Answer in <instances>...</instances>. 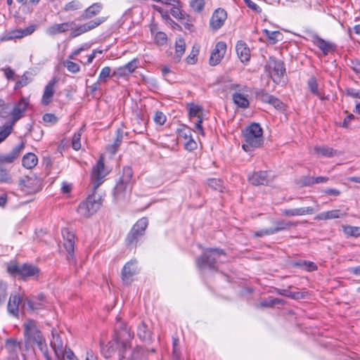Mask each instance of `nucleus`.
<instances>
[{"mask_svg": "<svg viewBox=\"0 0 360 360\" xmlns=\"http://www.w3.org/2000/svg\"><path fill=\"white\" fill-rule=\"evenodd\" d=\"M108 174L105 168L103 158L101 157L95 166L93 167L91 179L94 193L89 195L86 200L81 202L78 207V213L83 217L88 218L95 214L100 208L102 201L100 196H96V190L102 184L103 179Z\"/></svg>", "mask_w": 360, "mask_h": 360, "instance_id": "nucleus-1", "label": "nucleus"}, {"mask_svg": "<svg viewBox=\"0 0 360 360\" xmlns=\"http://www.w3.org/2000/svg\"><path fill=\"white\" fill-rule=\"evenodd\" d=\"M25 345L26 348L37 347L46 360H53L49 354V348L45 338L34 320H28L23 324Z\"/></svg>", "mask_w": 360, "mask_h": 360, "instance_id": "nucleus-2", "label": "nucleus"}, {"mask_svg": "<svg viewBox=\"0 0 360 360\" xmlns=\"http://www.w3.org/2000/svg\"><path fill=\"white\" fill-rule=\"evenodd\" d=\"M244 143L242 148L249 152L259 148L264 143L263 130L258 123H252L242 131Z\"/></svg>", "mask_w": 360, "mask_h": 360, "instance_id": "nucleus-3", "label": "nucleus"}, {"mask_svg": "<svg viewBox=\"0 0 360 360\" xmlns=\"http://www.w3.org/2000/svg\"><path fill=\"white\" fill-rule=\"evenodd\" d=\"M226 255V253L223 249L206 248L196 259V266L200 270L209 269L210 270L217 271L219 257Z\"/></svg>", "mask_w": 360, "mask_h": 360, "instance_id": "nucleus-4", "label": "nucleus"}, {"mask_svg": "<svg viewBox=\"0 0 360 360\" xmlns=\"http://www.w3.org/2000/svg\"><path fill=\"white\" fill-rule=\"evenodd\" d=\"M148 224L146 217L139 219L132 226L125 238V245L129 250H135L141 243Z\"/></svg>", "mask_w": 360, "mask_h": 360, "instance_id": "nucleus-5", "label": "nucleus"}, {"mask_svg": "<svg viewBox=\"0 0 360 360\" xmlns=\"http://www.w3.org/2000/svg\"><path fill=\"white\" fill-rule=\"evenodd\" d=\"M132 176V169L130 167H124L122 169V174L117 181L113 191V194L116 200L124 199L127 193L131 191Z\"/></svg>", "mask_w": 360, "mask_h": 360, "instance_id": "nucleus-6", "label": "nucleus"}, {"mask_svg": "<svg viewBox=\"0 0 360 360\" xmlns=\"http://www.w3.org/2000/svg\"><path fill=\"white\" fill-rule=\"evenodd\" d=\"M7 271L12 276H18L25 281L30 278H37L40 274V269L30 264H23L20 266L15 264H9L7 266Z\"/></svg>", "mask_w": 360, "mask_h": 360, "instance_id": "nucleus-7", "label": "nucleus"}, {"mask_svg": "<svg viewBox=\"0 0 360 360\" xmlns=\"http://www.w3.org/2000/svg\"><path fill=\"white\" fill-rule=\"evenodd\" d=\"M133 338L134 333L131 332L124 323H121L117 326L115 341L120 347V354L131 348V341Z\"/></svg>", "mask_w": 360, "mask_h": 360, "instance_id": "nucleus-8", "label": "nucleus"}, {"mask_svg": "<svg viewBox=\"0 0 360 360\" xmlns=\"http://www.w3.org/2000/svg\"><path fill=\"white\" fill-rule=\"evenodd\" d=\"M264 68L273 81L277 84L281 82V77L283 76L285 72L283 62L274 57L269 58Z\"/></svg>", "mask_w": 360, "mask_h": 360, "instance_id": "nucleus-9", "label": "nucleus"}, {"mask_svg": "<svg viewBox=\"0 0 360 360\" xmlns=\"http://www.w3.org/2000/svg\"><path fill=\"white\" fill-rule=\"evenodd\" d=\"M106 19L107 18L105 17H101L95 20H90L79 26H76V25L75 24V25L72 26V29H70V30L71 31L70 37L75 38L86 32L94 30V28L97 27L103 22H104L106 20Z\"/></svg>", "mask_w": 360, "mask_h": 360, "instance_id": "nucleus-10", "label": "nucleus"}, {"mask_svg": "<svg viewBox=\"0 0 360 360\" xmlns=\"http://www.w3.org/2000/svg\"><path fill=\"white\" fill-rule=\"evenodd\" d=\"M45 297L40 293L37 296L26 297L22 302V308L29 311H34L45 307Z\"/></svg>", "mask_w": 360, "mask_h": 360, "instance_id": "nucleus-11", "label": "nucleus"}, {"mask_svg": "<svg viewBox=\"0 0 360 360\" xmlns=\"http://www.w3.org/2000/svg\"><path fill=\"white\" fill-rule=\"evenodd\" d=\"M62 235L64 238L63 246L67 252V259L71 262H75L74 249H75V234L68 229L62 230Z\"/></svg>", "mask_w": 360, "mask_h": 360, "instance_id": "nucleus-12", "label": "nucleus"}, {"mask_svg": "<svg viewBox=\"0 0 360 360\" xmlns=\"http://www.w3.org/2000/svg\"><path fill=\"white\" fill-rule=\"evenodd\" d=\"M141 346H137L132 350L129 349L120 354L119 360H148L147 352Z\"/></svg>", "mask_w": 360, "mask_h": 360, "instance_id": "nucleus-13", "label": "nucleus"}, {"mask_svg": "<svg viewBox=\"0 0 360 360\" xmlns=\"http://www.w3.org/2000/svg\"><path fill=\"white\" fill-rule=\"evenodd\" d=\"M30 104L28 98L22 97L20 101L14 105L11 112V120L10 124L13 126L20 119H21Z\"/></svg>", "mask_w": 360, "mask_h": 360, "instance_id": "nucleus-14", "label": "nucleus"}, {"mask_svg": "<svg viewBox=\"0 0 360 360\" xmlns=\"http://www.w3.org/2000/svg\"><path fill=\"white\" fill-rule=\"evenodd\" d=\"M311 42L322 51L325 56L336 49V45L334 43L326 41L315 33L311 34Z\"/></svg>", "mask_w": 360, "mask_h": 360, "instance_id": "nucleus-15", "label": "nucleus"}, {"mask_svg": "<svg viewBox=\"0 0 360 360\" xmlns=\"http://www.w3.org/2000/svg\"><path fill=\"white\" fill-rule=\"evenodd\" d=\"M35 30L36 25H31L24 29L11 30L3 36L2 40L8 41L15 39H21L32 34Z\"/></svg>", "mask_w": 360, "mask_h": 360, "instance_id": "nucleus-16", "label": "nucleus"}, {"mask_svg": "<svg viewBox=\"0 0 360 360\" xmlns=\"http://www.w3.org/2000/svg\"><path fill=\"white\" fill-rule=\"evenodd\" d=\"M226 51V43L224 41L217 42L211 53L209 60L210 65L214 66L219 64L224 58Z\"/></svg>", "mask_w": 360, "mask_h": 360, "instance_id": "nucleus-17", "label": "nucleus"}, {"mask_svg": "<svg viewBox=\"0 0 360 360\" xmlns=\"http://www.w3.org/2000/svg\"><path fill=\"white\" fill-rule=\"evenodd\" d=\"M138 272L137 262L136 259L130 260L124 266L122 271V280L129 284L131 281L132 277Z\"/></svg>", "mask_w": 360, "mask_h": 360, "instance_id": "nucleus-18", "label": "nucleus"}, {"mask_svg": "<svg viewBox=\"0 0 360 360\" xmlns=\"http://www.w3.org/2000/svg\"><path fill=\"white\" fill-rule=\"evenodd\" d=\"M25 143L22 141L17 146H15L12 150L8 154L0 155V165H4V164L12 163L15 159H17L22 150L24 149Z\"/></svg>", "mask_w": 360, "mask_h": 360, "instance_id": "nucleus-19", "label": "nucleus"}, {"mask_svg": "<svg viewBox=\"0 0 360 360\" xmlns=\"http://www.w3.org/2000/svg\"><path fill=\"white\" fill-rule=\"evenodd\" d=\"M136 335L146 344H150L153 342L152 330L144 321H141L138 325Z\"/></svg>", "mask_w": 360, "mask_h": 360, "instance_id": "nucleus-20", "label": "nucleus"}, {"mask_svg": "<svg viewBox=\"0 0 360 360\" xmlns=\"http://www.w3.org/2000/svg\"><path fill=\"white\" fill-rule=\"evenodd\" d=\"M226 19V12L222 8L215 10L210 19V25L213 30H217L224 23Z\"/></svg>", "mask_w": 360, "mask_h": 360, "instance_id": "nucleus-21", "label": "nucleus"}, {"mask_svg": "<svg viewBox=\"0 0 360 360\" xmlns=\"http://www.w3.org/2000/svg\"><path fill=\"white\" fill-rule=\"evenodd\" d=\"M51 345L56 357L58 360H65V352L68 349L64 347L63 341L59 335H55L53 333V340L51 342Z\"/></svg>", "mask_w": 360, "mask_h": 360, "instance_id": "nucleus-22", "label": "nucleus"}, {"mask_svg": "<svg viewBox=\"0 0 360 360\" xmlns=\"http://www.w3.org/2000/svg\"><path fill=\"white\" fill-rule=\"evenodd\" d=\"M248 180L254 186L267 185L270 181L267 172L266 171L253 172L252 174L249 175Z\"/></svg>", "mask_w": 360, "mask_h": 360, "instance_id": "nucleus-23", "label": "nucleus"}, {"mask_svg": "<svg viewBox=\"0 0 360 360\" xmlns=\"http://www.w3.org/2000/svg\"><path fill=\"white\" fill-rule=\"evenodd\" d=\"M56 82V79L53 78L45 86L41 101L43 105H48L52 101V98L55 93L54 86Z\"/></svg>", "mask_w": 360, "mask_h": 360, "instance_id": "nucleus-24", "label": "nucleus"}, {"mask_svg": "<svg viewBox=\"0 0 360 360\" xmlns=\"http://www.w3.org/2000/svg\"><path fill=\"white\" fill-rule=\"evenodd\" d=\"M72 25H75V22L73 21L54 24L47 28L46 33L51 36L63 33L72 29Z\"/></svg>", "mask_w": 360, "mask_h": 360, "instance_id": "nucleus-25", "label": "nucleus"}, {"mask_svg": "<svg viewBox=\"0 0 360 360\" xmlns=\"http://www.w3.org/2000/svg\"><path fill=\"white\" fill-rule=\"evenodd\" d=\"M24 298H21L18 295H11L8 302L7 309L10 314L18 317L19 312V305H22Z\"/></svg>", "mask_w": 360, "mask_h": 360, "instance_id": "nucleus-26", "label": "nucleus"}, {"mask_svg": "<svg viewBox=\"0 0 360 360\" xmlns=\"http://www.w3.org/2000/svg\"><path fill=\"white\" fill-rule=\"evenodd\" d=\"M236 50L237 55L242 63L248 62L250 60V50L244 41H238L236 44Z\"/></svg>", "mask_w": 360, "mask_h": 360, "instance_id": "nucleus-27", "label": "nucleus"}, {"mask_svg": "<svg viewBox=\"0 0 360 360\" xmlns=\"http://www.w3.org/2000/svg\"><path fill=\"white\" fill-rule=\"evenodd\" d=\"M314 212L312 207H300L295 209H285L282 210V214L285 217L302 216L311 214Z\"/></svg>", "mask_w": 360, "mask_h": 360, "instance_id": "nucleus-28", "label": "nucleus"}, {"mask_svg": "<svg viewBox=\"0 0 360 360\" xmlns=\"http://www.w3.org/2000/svg\"><path fill=\"white\" fill-rule=\"evenodd\" d=\"M347 215V213L342 212L340 210H333L318 214L315 219L317 220H328L342 218Z\"/></svg>", "mask_w": 360, "mask_h": 360, "instance_id": "nucleus-29", "label": "nucleus"}, {"mask_svg": "<svg viewBox=\"0 0 360 360\" xmlns=\"http://www.w3.org/2000/svg\"><path fill=\"white\" fill-rule=\"evenodd\" d=\"M103 8L101 3H95L88 7L82 13V18L84 20L89 19L98 15Z\"/></svg>", "mask_w": 360, "mask_h": 360, "instance_id": "nucleus-30", "label": "nucleus"}, {"mask_svg": "<svg viewBox=\"0 0 360 360\" xmlns=\"http://www.w3.org/2000/svg\"><path fill=\"white\" fill-rule=\"evenodd\" d=\"M316 154L325 157H334L340 155V153L328 146H316L314 148Z\"/></svg>", "mask_w": 360, "mask_h": 360, "instance_id": "nucleus-31", "label": "nucleus"}, {"mask_svg": "<svg viewBox=\"0 0 360 360\" xmlns=\"http://www.w3.org/2000/svg\"><path fill=\"white\" fill-rule=\"evenodd\" d=\"M275 226L272 228L274 233H276L279 231L288 230L292 226H296L297 225V222H293L290 221H287L284 219L278 220L274 222Z\"/></svg>", "mask_w": 360, "mask_h": 360, "instance_id": "nucleus-32", "label": "nucleus"}, {"mask_svg": "<svg viewBox=\"0 0 360 360\" xmlns=\"http://www.w3.org/2000/svg\"><path fill=\"white\" fill-rule=\"evenodd\" d=\"M123 139V131L121 129H117L116 131V139L114 143L108 146L107 150L112 155H115Z\"/></svg>", "mask_w": 360, "mask_h": 360, "instance_id": "nucleus-33", "label": "nucleus"}, {"mask_svg": "<svg viewBox=\"0 0 360 360\" xmlns=\"http://www.w3.org/2000/svg\"><path fill=\"white\" fill-rule=\"evenodd\" d=\"M37 157L34 153H29L23 156L22 165L27 169H32L37 165Z\"/></svg>", "mask_w": 360, "mask_h": 360, "instance_id": "nucleus-34", "label": "nucleus"}, {"mask_svg": "<svg viewBox=\"0 0 360 360\" xmlns=\"http://www.w3.org/2000/svg\"><path fill=\"white\" fill-rule=\"evenodd\" d=\"M233 101L239 108L243 109L248 108L250 105V103L247 97L239 92L233 94Z\"/></svg>", "mask_w": 360, "mask_h": 360, "instance_id": "nucleus-35", "label": "nucleus"}, {"mask_svg": "<svg viewBox=\"0 0 360 360\" xmlns=\"http://www.w3.org/2000/svg\"><path fill=\"white\" fill-rule=\"evenodd\" d=\"M186 50V43L183 38H178L175 41V60L179 62Z\"/></svg>", "mask_w": 360, "mask_h": 360, "instance_id": "nucleus-36", "label": "nucleus"}, {"mask_svg": "<svg viewBox=\"0 0 360 360\" xmlns=\"http://www.w3.org/2000/svg\"><path fill=\"white\" fill-rule=\"evenodd\" d=\"M263 32L271 44H275L282 39V34L279 31H269L264 29Z\"/></svg>", "mask_w": 360, "mask_h": 360, "instance_id": "nucleus-37", "label": "nucleus"}, {"mask_svg": "<svg viewBox=\"0 0 360 360\" xmlns=\"http://www.w3.org/2000/svg\"><path fill=\"white\" fill-rule=\"evenodd\" d=\"M5 347L10 353H15L18 349H20V342L17 341L15 339H8L5 342Z\"/></svg>", "mask_w": 360, "mask_h": 360, "instance_id": "nucleus-38", "label": "nucleus"}, {"mask_svg": "<svg viewBox=\"0 0 360 360\" xmlns=\"http://www.w3.org/2000/svg\"><path fill=\"white\" fill-rule=\"evenodd\" d=\"M307 86H308L310 91L313 94H314V95H316V96H319V97H320L321 98L320 93H319V89H318L317 80H316L315 77H311L309 79V80L307 81Z\"/></svg>", "mask_w": 360, "mask_h": 360, "instance_id": "nucleus-39", "label": "nucleus"}, {"mask_svg": "<svg viewBox=\"0 0 360 360\" xmlns=\"http://www.w3.org/2000/svg\"><path fill=\"white\" fill-rule=\"evenodd\" d=\"M171 14L179 20H184L186 19L187 15L182 11L179 6H173L170 9Z\"/></svg>", "mask_w": 360, "mask_h": 360, "instance_id": "nucleus-40", "label": "nucleus"}, {"mask_svg": "<svg viewBox=\"0 0 360 360\" xmlns=\"http://www.w3.org/2000/svg\"><path fill=\"white\" fill-rule=\"evenodd\" d=\"M208 186L214 190L221 192L224 188L223 181L219 179H209L207 180Z\"/></svg>", "mask_w": 360, "mask_h": 360, "instance_id": "nucleus-41", "label": "nucleus"}, {"mask_svg": "<svg viewBox=\"0 0 360 360\" xmlns=\"http://www.w3.org/2000/svg\"><path fill=\"white\" fill-rule=\"evenodd\" d=\"M190 119L197 118L202 115V108L198 105L191 104L189 108Z\"/></svg>", "mask_w": 360, "mask_h": 360, "instance_id": "nucleus-42", "label": "nucleus"}, {"mask_svg": "<svg viewBox=\"0 0 360 360\" xmlns=\"http://www.w3.org/2000/svg\"><path fill=\"white\" fill-rule=\"evenodd\" d=\"M112 77L111 74V68L108 66H105L102 68L99 76H98V82L106 83L108 78Z\"/></svg>", "mask_w": 360, "mask_h": 360, "instance_id": "nucleus-43", "label": "nucleus"}, {"mask_svg": "<svg viewBox=\"0 0 360 360\" xmlns=\"http://www.w3.org/2000/svg\"><path fill=\"white\" fill-rule=\"evenodd\" d=\"M256 98L259 100H260L263 103H269V100L271 99V96L273 95L269 94L264 89H258L255 92Z\"/></svg>", "mask_w": 360, "mask_h": 360, "instance_id": "nucleus-44", "label": "nucleus"}, {"mask_svg": "<svg viewBox=\"0 0 360 360\" xmlns=\"http://www.w3.org/2000/svg\"><path fill=\"white\" fill-rule=\"evenodd\" d=\"M27 74L28 72H25L20 79H19L18 81H17L15 82V86H14V89L15 90L17 89H19L23 86H27L30 82H31V79H30L28 77H27Z\"/></svg>", "mask_w": 360, "mask_h": 360, "instance_id": "nucleus-45", "label": "nucleus"}, {"mask_svg": "<svg viewBox=\"0 0 360 360\" xmlns=\"http://www.w3.org/2000/svg\"><path fill=\"white\" fill-rule=\"evenodd\" d=\"M13 126L10 124L4 125L3 128L0 129V143L4 141L12 132Z\"/></svg>", "mask_w": 360, "mask_h": 360, "instance_id": "nucleus-46", "label": "nucleus"}, {"mask_svg": "<svg viewBox=\"0 0 360 360\" xmlns=\"http://www.w3.org/2000/svg\"><path fill=\"white\" fill-rule=\"evenodd\" d=\"M64 65L65 67H66L68 70L72 73H77L80 71L79 65L77 63L72 62L70 60H67L66 61H65Z\"/></svg>", "mask_w": 360, "mask_h": 360, "instance_id": "nucleus-47", "label": "nucleus"}, {"mask_svg": "<svg viewBox=\"0 0 360 360\" xmlns=\"http://www.w3.org/2000/svg\"><path fill=\"white\" fill-rule=\"evenodd\" d=\"M153 120L156 124L162 126L165 123L167 117L162 112L158 110L155 112Z\"/></svg>", "mask_w": 360, "mask_h": 360, "instance_id": "nucleus-48", "label": "nucleus"}, {"mask_svg": "<svg viewBox=\"0 0 360 360\" xmlns=\"http://www.w3.org/2000/svg\"><path fill=\"white\" fill-rule=\"evenodd\" d=\"M167 37L163 32H158L155 36V41L158 45H165L167 44Z\"/></svg>", "mask_w": 360, "mask_h": 360, "instance_id": "nucleus-49", "label": "nucleus"}, {"mask_svg": "<svg viewBox=\"0 0 360 360\" xmlns=\"http://www.w3.org/2000/svg\"><path fill=\"white\" fill-rule=\"evenodd\" d=\"M139 63V60L134 58L126 65H123V67L126 68L127 72H128L129 74L130 75L131 73L134 72L135 70L138 68Z\"/></svg>", "mask_w": 360, "mask_h": 360, "instance_id": "nucleus-50", "label": "nucleus"}, {"mask_svg": "<svg viewBox=\"0 0 360 360\" xmlns=\"http://www.w3.org/2000/svg\"><path fill=\"white\" fill-rule=\"evenodd\" d=\"M173 360H180V352L179 348V339L173 338Z\"/></svg>", "mask_w": 360, "mask_h": 360, "instance_id": "nucleus-51", "label": "nucleus"}, {"mask_svg": "<svg viewBox=\"0 0 360 360\" xmlns=\"http://www.w3.org/2000/svg\"><path fill=\"white\" fill-rule=\"evenodd\" d=\"M129 74L127 72L126 68L123 66H120L116 68L112 73V77H115L116 78L124 77L128 76Z\"/></svg>", "mask_w": 360, "mask_h": 360, "instance_id": "nucleus-52", "label": "nucleus"}, {"mask_svg": "<svg viewBox=\"0 0 360 360\" xmlns=\"http://www.w3.org/2000/svg\"><path fill=\"white\" fill-rule=\"evenodd\" d=\"M297 264L302 266L308 271H314L318 269L317 265L313 262L303 261L302 263H297Z\"/></svg>", "mask_w": 360, "mask_h": 360, "instance_id": "nucleus-53", "label": "nucleus"}, {"mask_svg": "<svg viewBox=\"0 0 360 360\" xmlns=\"http://www.w3.org/2000/svg\"><path fill=\"white\" fill-rule=\"evenodd\" d=\"M81 134L77 132L73 135L72 140V147L74 150H78L81 148Z\"/></svg>", "mask_w": 360, "mask_h": 360, "instance_id": "nucleus-54", "label": "nucleus"}, {"mask_svg": "<svg viewBox=\"0 0 360 360\" xmlns=\"http://www.w3.org/2000/svg\"><path fill=\"white\" fill-rule=\"evenodd\" d=\"M178 135L180 138L184 139L185 141L192 138L191 129L186 127L178 129Z\"/></svg>", "mask_w": 360, "mask_h": 360, "instance_id": "nucleus-55", "label": "nucleus"}, {"mask_svg": "<svg viewBox=\"0 0 360 360\" xmlns=\"http://www.w3.org/2000/svg\"><path fill=\"white\" fill-rule=\"evenodd\" d=\"M11 180V176L8 173L4 165H0V181L8 182Z\"/></svg>", "mask_w": 360, "mask_h": 360, "instance_id": "nucleus-56", "label": "nucleus"}, {"mask_svg": "<svg viewBox=\"0 0 360 360\" xmlns=\"http://www.w3.org/2000/svg\"><path fill=\"white\" fill-rule=\"evenodd\" d=\"M269 101H269V104L272 105L276 109H278V110L283 109L284 104L278 98L275 97L274 96H272Z\"/></svg>", "mask_w": 360, "mask_h": 360, "instance_id": "nucleus-57", "label": "nucleus"}, {"mask_svg": "<svg viewBox=\"0 0 360 360\" xmlns=\"http://www.w3.org/2000/svg\"><path fill=\"white\" fill-rule=\"evenodd\" d=\"M82 5L79 1H70L68 2L64 9L66 11H72L81 8Z\"/></svg>", "mask_w": 360, "mask_h": 360, "instance_id": "nucleus-58", "label": "nucleus"}, {"mask_svg": "<svg viewBox=\"0 0 360 360\" xmlns=\"http://www.w3.org/2000/svg\"><path fill=\"white\" fill-rule=\"evenodd\" d=\"M277 292H278V294H279L281 295L288 297L293 298V299L299 298V295H300V292H288V290H283V289H278L277 290Z\"/></svg>", "mask_w": 360, "mask_h": 360, "instance_id": "nucleus-59", "label": "nucleus"}, {"mask_svg": "<svg viewBox=\"0 0 360 360\" xmlns=\"http://www.w3.org/2000/svg\"><path fill=\"white\" fill-rule=\"evenodd\" d=\"M0 70L3 71L4 72V75L8 80H14L15 79V72L10 67L1 68Z\"/></svg>", "mask_w": 360, "mask_h": 360, "instance_id": "nucleus-60", "label": "nucleus"}, {"mask_svg": "<svg viewBox=\"0 0 360 360\" xmlns=\"http://www.w3.org/2000/svg\"><path fill=\"white\" fill-rule=\"evenodd\" d=\"M43 120L47 123L55 124L57 122L58 118L53 113H46L43 115Z\"/></svg>", "mask_w": 360, "mask_h": 360, "instance_id": "nucleus-61", "label": "nucleus"}, {"mask_svg": "<svg viewBox=\"0 0 360 360\" xmlns=\"http://www.w3.org/2000/svg\"><path fill=\"white\" fill-rule=\"evenodd\" d=\"M272 234H274L272 228L265 229L254 232V236L257 238Z\"/></svg>", "mask_w": 360, "mask_h": 360, "instance_id": "nucleus-62", "label": "nucleus"}, {"mask_svg": "<svg viewBox=\"0 0 360 360\" xmlns=\"http://www.w3.org/2000/svg\"><path fill=\"white\" fill-rule=\"evenodd\" d=\"M101 352L104 354L105 357L108 358L114 353V349L112 346L108 347L105 345V347H101Z\"/></svg>", "mask_w": 360, "mask_h": 360, "instance_id": "nucleus-63", "label": "nucleus"}, {"mask_svg": "<svg viewBox=\"0 0 360 360\" xmlns=\"http://www.w3.org/2000/svg\"><path fill=\"white\" fill-rule=\"evenodd\" d=\"M349 231L348 233L354 237L360 236V227L357 226H349L348 227Z\"/></svg>", "mask_w": 360, "mask_h": 360, "instance_id": "nucleus-64", "label": "nucleus"}]
</instances>
